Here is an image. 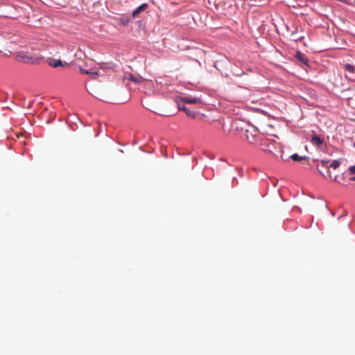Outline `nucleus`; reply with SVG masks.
Wrapping results in <instances>:
<instances>
[{"label":"nucleus","instance_id":"f257e3e1","mask_svg":"<svg viewBox=\"0 0 355 355\" xmlns=\"http://www.w3.org/2000/svg\"><path fill=\"white\" fill-rule=\"evenodd\" d=\"M263 135L259 133L258 130L254 127H250L245 130V138L247 141L253 145L258 146Z\"/></svg>","mask_w":355,"mask_h":355},{"label":"nucleus","instance_id":"f03ea898","mask_svg":"<svg viewBox=\"0 0 355 355\" xmlns=\"http://www.w3.org/2000/svg\"><path fill=\"white\" fill-rule=\"evenodd\" d=\"M258 146H261L263 151L272 153L275 156H277V155L273 150L275 148H276V143L273 140L268 139L263 135Z\"/></svg>","mask_w":355,"mask_h":355},{"label":"nucleus","instance_id":"7ed1b4c3","mask_svg":"<svg viewBox=\"0 0 355 355\" xmlns=\"http://www.w3.org/2000/svg\"><path fill=\"white\" fill-rule=\"evenodd\" d=\"M18 60L23 62L26 64H37L42 60V57L40 55L35 54L30 55L24 53L17 56Z\"/></svg>","mask_w":355,"mask_h":355},{"label":"nucleus","instance_id":"20e7f679","mask_svg":"<svg viewBox=\"0 0 355 355\" xmlns=\"http://www.w3.org/2000/svg\"><path fill=\"white\" fill-rule=\"evenodd\" d=\"M48 64L53 68H57L58 67H64L68 65L67 62H62L61 60H55L51 58H49L47 60Z\"/></svg>","mask_w":355,"mask_h":355},{"label":"nucleus","instance_id":"39448f33","mask_svg":"<svg viewBox=\"0 0 355 355\" xmlns=\"http://www.w3.org/2000/svg\"><path fill=\"white\" fill-rule=\"evenodd\" d=\"M327 176L329 179L338 184H342L343 182L345 180V173H343L340 177L338 175H335L334 177H333L331 173V171L329 169H327Z\"/></svg>","mask_w":355,"mask_h":355},{"label":"nucleus","instance_id":"423d86ee","mask_svg":"<svg viewBox=\"0 0 355 355\" xmlns=\"http://www.w3.org/2000/svg\"><path fill=\"white\" fill-rule=\"evenodd\" d=\"M311 143L315 147L319 148L324 143V139L316 135H313L311 139Z\"/></svg>","mask_w":355,"mask_h":355},{"label":"nucleus","instance_id":"0eeeda50","mask_svg":"<svg viewBox=\"0 0 355 355\" xmlns=\"http://www.w3.org/2000/svg\"><path fill=\"white\" fill-rule=\"evenodd\" d=\"M148 7V5L146 3H142L141 6H139L138 8H137L132 13V18L138 17L139 14L144 11H145L147 8Z\"/></svg>","mask_w":355,"mask_h":355},{"label":"nucleus","instance_id":"6e6552de","mask_svg":"<svg viewBox=\"0 0 355 355\" xmlns=\"http://www.w3.org/2000/svg\"><path fill=\"white\" fill-rule=\"evenodd\" d=\"M181 101L185 103L188 104H198L201 102L199 98H189V97H183L181 98Z\"/></svg>","mask_w":355,"mask_h":355},{"label":"nucleus","instance_id":"1a4fd4ad","mask_svg":"<svg viewBox=\"0 0 355 355\" xmlns=\"http://www.w3.org/2000/svg\"><path fill=\"white\" fill-rule=\"evenodd\" d=\"M295 58L300 61L302 63L307 65L309 62V60L307 58L305 57V55L302 53L301 52H297L295 55Z\"/></svg>","mask_w":355,"mask_h":355},{"label":"nucleus","instance_id":"9d476101","mask_svg":"<svg viewBox=\"0 0 355 355\" xmlns=\"http://www.w3.org/2000/svg\"><path fill=\"white\" fill-rule=\"evenodd\" d=\"M94 97H96V98L99 99V100H101V101H106L107 100V98L106 96V95L100 92V91H94V93L92 94Z\"/></svg>","mask_w":355,"mask_h":355},{"label":"nucleus","instance_id":"9b49d317","mask_svg":"<svg viewBox=\"0 0 355 355\" xmlns=\"http://www.w3.org/2000/svg\"><path fill=\"white\" fill-rule=\"evenodd\" d=\"M178 107L179 110L185 112L188 116H190L193 119L196 117V114L193 111H191L189 109H187L185 106L181 107L180 105H178Z\"/></svg>","mask_w":355,"mask_h":355},{"label":"nucleus","instance_id":"f8f14e48","mask_svg":"<svg viewBox=\"0 0 355 355\" xmlns=\"http://www.w3.org/2000/svg\"><path fill=\"white\" fill-rule=\"evenodd\" d=\"M128 80H130L131 81L135 83H141L144 81V78L141 76L135 77L132 76V74H129L127 77Z\"/></svg>","mask_w":355,"mask_h":355},{"label":"nucleus","instance_id":"ddd939ff","mask_svg":"<svg viewBox=\"0 0 355 355\" xmlns=\"http://www.w3.org/2000/svg\"><path fill=\"white\" fill-rule=\"evenodd\" d=\"M80 72L82 73L91 74L93 78H96L98 75V73L97 71H92V70L89 71V70H86L84 69H80Z\"/></svg>","mask_w":355,"mask_h":355},{"label":"nucleus","instance_id":"4468645a","mask_svg":"<svg viewBox=\"0 0 355 355\" xmlns=\"http://www.w3.org/2000/svg\"><path fill=\"white\" fill-rule=\"evenodd\" d=\"M291 159L294 161H297V162H300V161H302V160H304V159H306L307 157H305V156H300L298 155L297 154H293L291 155Z\"/></svg>","mask_w":355,"mask_h":355},{"label":"nucleus","instance_id":"2eb2a0df","mask_svg":"<svg viewBox=\"0 0 355 355\" xmlns=\"http://www.w3.org/2000/svg\"><path fill=\"white\" fill-rule=\"evenodd\" d=\"M344 69L345 70L350 72V73H355V67L350 64H344Z\"/></svg>","mask_w":355,"mask_h":355},{"label":"nucleus","instance_id":"dca6fc26","mask_svg":"<svg viewBox=\"0 0 355 355\" xmlns=\"http://www.w3.org/2000/svg\"><path fill=\"white\" fill-rule=\"evenodd\" d=\"M340 165V162L339 160H334L331 164L329 165V168H332L334 169L337 168Z\"/></svg>","mask_w":355,"mask_h":355},{"label":"nucleus","instance_id":"f3484780","mask_svg":"<svg viewBox=\"0 0 355 355\" xmlns=\"http://www.w3.org/2000/svg\"><path fill=\"white\" fill-rule=\"evenodd\" d=\"M348 171L350 175H354L355 174V165L349 167Z\"/></svg>","mask_w":355,"mask_h":355},{"label":"nucleus","instance_id":"a211bd4d","mask_svg":"<svg viewBox=\"0 0 355 355\" xmlns=\"http://www.w3.org/2000/svg\"><path fill=\"white\" fill-rule=\"evenodd\" d=\"M349 180L352 181H355V176L350 178Z\"/></svg>","mask_w":355,"mask_h":355},{"label":"nucleus","instance_id":"6ab92c4d","mask_svg":"<svg viewBox=\"0 0 355 355\" xmlns=\"http://www.w3.org/2000/svg\"><path fill=\"white\" fill-rule=\"evenodd\" d=\"M130 21V20L127 19L125 21V22H123V24H127L128 22Z\"/></svg>","mask_w":355,"mask_h":355},{"label":"nucleus","instance_id":"aec40b11","mask_svg":"<svg viewBox=\"0 0 355 355\" xmlns=\"http://www.w3.org/2000/svg\"><path fill=\"white\" fill-rule=\"evenodd\" d=\"M146 108H147L148 110H152L151 107H146Z\"/></svg>","mask_w":355,"mask_h":355}]
</instances>
